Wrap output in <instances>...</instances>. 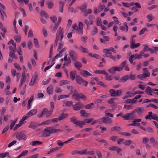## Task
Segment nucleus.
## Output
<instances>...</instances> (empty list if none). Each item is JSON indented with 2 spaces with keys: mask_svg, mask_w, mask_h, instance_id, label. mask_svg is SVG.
<instances>
[{
  "mask_svg": "<svg viewBox=\"0 0 158 158\" xmlns=\"http://www.w3.org/2000/svg\"><path fill=\"white\" fill-rule=\"evenodd\" d=\"M59 131H62L60 129H55L53 127H47L39 133V136L47 137L49 136L51 134L56 133Z\"/></svg>",
  "mask_w": 158,
  "mask_h": 158,
  "instance_id": "obj_1",
  "label": "nucleus"
},
{
  "mask_svg": "<svg viewBox=\"0 0 158 158\" xmlns=\"http://www.w3.org/2000/svg\"><path fill=\"white\" fill-rule=\"evenodd\" d=\"M127 61L125 60L119 66H115L112 67L109 70V72L111 74H114L116 71L120 72L122 71L127 64Z\"/></svg>",
  "mask_w": 158,
  "mask_h": 158,
  "instance_id": "obj_2",
  "label": "nucleus"
},
{
  "mask_svg": "<svg viewBox=\"0 0 158 158\" xmlns=\"http://www.w3.org/2000/svg\"><path fill=\"white\" fill-rule=\"evenodd\" d=\"M63 29L61 27H60L58 29L56 34V39L55 41V44L56 45L57 44V43L59 40L61 41L63 38Z\"/></svg>",
  "mask_w": 158,
  "mask_h": 158,
  "instance_id": "obj_3",
  "label": "nucleus"
},
{
  "mask_svg": "<svg viewBox=\"0 0 158 158\" xmlns=\"http://www.w3.org/2000/svg\"><path fill=\"white\" fill-rule=\"evenodd\" d=\"M72 98L75 100H79L80 98H82L86 100L87 98L86 96L81 93L79 94L76 90H73V94L72 96Z\"/></svg>",
  "mask_w": 158,
  "mask_h": 158,
  "instance_id": "obj_4",
  "label": "nucleus"
},
{
  "mask_svg": "<svg viewBox=\"0 0 158 158\" xmlns=\"http://www.w3.org/2000/svg\"><path fill=\"white\" fill-rule=\"evenodd\" d=\"M76 80L77 83L79 85H82L85 86H87L88 82L84 80L79 75H77L76 77Z\"/></svg>",
  "mask_w": 158,
  "mask_h": 158,
  "instance_id": "obj_5",
  "label": "nucleus"
},
{
  "mask_svg": "<svg viewBox=\"0 0 158 158\" xmlns=\"http://www.w3.org/2000/svg\"><path fill=\"white\" fill-rule=\"evenodd\" d=\"M135 113V111L134 110L131 113H127L126 115L123 116L122 118L126 120L134 119L136 117Z\"/></svg>",
  "mask_w": 158,
  "mask_h": 158,
  "instance_id": "obj_6",
  "label": "nucleus"
},
{
  "mask_svg": "<svg viewBox=\"0 0 158 158\" xmlns=\"http://www.w3.org/2000/svg\"><path fill=\"white\" fill-rule=\"evenodd\" d=\"M15 135L16 138L19 141L24 139L27 137L26 135L23 131L18 132Z\"/></svg>",
  "mask_w": 158,
  "mask_h": 158,
  "instance_id": "obj_7",
  "label": "nucleus"
},
{
  "mask_svg": "<svg viewBox=\"0 0 158 158\" xmlns=\"http://www.w3.org/2000/svg\"><path fill=\"white\" fill-rule=\"evenodd\" d=\"M157 116L156 114L153 113L152 112L150 111L148 112V114L145 116V118L146 120L153 119L156 120L157 119Z\"/></svg>",
  "mask_w": 158,
  "mask_h": 158,
  "instance_id": "obj_8",
  "label": "nucleus"
},
{
  "mask_svg": "<svg viewBox=\"0 0 158 158\" xmlns=\"http://www.w3.org/2000/svg\"><path fill=\"white\" fill-rule=\"evenodd\" d=\"M69 55L72 60L75 61L77 59V54L75 51L70 50L69 51Z\"/></svg>",
  "mask_w": 158,
  "mask_h": 158,
  "instance_id": "obj_9",
  "label": "nucleus"
},
{
  "mask_svg": "<svg viewBox=\"0 0 158 158\" xmlns=\"http://www.w3.org/2000/svg\"><path fill=\"white\" fill-rule=\"evenodd\" d=\"M73 109L75 110H78L84 106V104L81 102H78L75 105H73Z\"/></svg>",
  "mask_w": 158,
  "mask_h": 158,
  "instance_id": "obj_10",
  "label": "nucleus"
},
{
  "mask_svg": "<svg viewBox=\"0 0 158 158\" xmlns=\"http://www.w3.org/2000/svg\"><path fill=\"white\" fill-rule=\"evenodd\" d=\"M103 123L106 124H110L112 123L113 121L109 117H104L101 118Z\"/></svg>",
  "mask_w": 158,
  "mask_h": 158,
  "instance_id": "obj_11",
  "label": "nucleus"
},
{
  "mask_svg": "<svg viewBox=\"0 0 158 158\" xmlns=\"http://www.w3.org/2000/svg\"><path fill=\"white\" fill-rule=\"evenodd\" d=\"M36 112L37 110L36 109L32 110L29 111L28 113L26 115L23 116V117L26 120L29 117L35 114L36 113Z\"/></svg>",
  "mask_w": 158,
  "mask_h": 158,
  "instance_id": "obj_12",
  "label": "nucleus"
},
{
  "mask_svg": "<svg viewBox=\"0 0 158 158\" xmlns=\"http://www.w3.org/2000/svg\"><path fill=\"white\" fill-rule=\"evenodd\" d=\"M134 111L135 113L136 112L138 115H140L144 112V110L143 107H139L136 108Z\"/></svg>",
  "mask_w": 158,
  "mask_h": 158,
  "instance_id": "obj_13",
  "label": "nucleus"
},
{
  "mask_svg": "<svg viewBox=\"0 0 158 158\" xmlns=\"http://www.w3.org/2000/svg\"><path fill=\"white\" fill-rule=\"evenodd\" d=\"M25 120H26L23 117L19 121V123L16 125L14 130H16L20 127L24 123L23 121Z\"/></svg>",
  "mask_w": 158,
  "mask_h": 158,
  "instance_id": "obj_14",
  "label": "nucleus"
},
{
  "mask_svg": "<svg viewBox=\"0 0 158 158\" xmlns=\"http://www.w3.org/2000/svg\"><path fill=\"white\" fill-rule=\"evenodd\" d=\"M40 126V124H38L36 123L31 122V123L30 125H29V126H28V127L30 128H31L35 130L37 127Z\"/></svg>",
  "mask_w": 158,
  "mask_h": 158,
  "instance_id": "obj_15",
  "label": "nucleus"
},
{
  "mask_svg": "<svg viewBox=\"0 0 158 158\" xmlns=\"http://www.w3.org/2000/svg\"><path fill=\"white\" fill-rule=\"evenodd\" d=\"M83 76L87 77L89 76H92V75L86 70H83L80 73Z\"/></svg>",
  "mask_w": 158,
  "mask_h": 158,
  "instance_id": "obj_16",
  "label": "nucleus"
},
{
  "mask_svg": "<svg viewBox=\"0 0 158 158\" xmlns=\"http://www.w3.org/2000/svg\"><path fill=\"white\" fill-rule=\"evenodd\" d=\"M59 8L60 11V13H62L63 12L64 6L65 3L61 1H60L59 2Z\"/></svg>",
  "mask_w": 158,
  "mask_h": 158,
  "instance_id": "obj_17",
  "label": "nucleus"
},
{
  "mask_svg": "<svg viewBox=\"0 0 158 158\" xmlns=\"http://www.w3.org/2000/svg\"><path fill=\"white\" fill-rule=\"evenodd\" d=\"M103 52L105 54L103 55V56L105 57H108L111 55L112 54L109 52V51L108 49H104L103 50Z\"/></svg>",
  "mask_w": 158,
  "mask_h": 158,
  "instance_id": "obj_18",
  "label": "nucleus"
},
{
  "mask_svg": "<svg viewBox=\"0 0 158 158\" xmlns=\"http://www.w3.org/2000/svg\"><path fill=\"white\" fill-rule=\"evenodd\" d=\"M80 112L81 116L85 118L88 117L89 116L90 114L87 113L84 110H81Z\"/></svg>",
  "mask_w": 158,
  "mask_h": 158,
  "instance_id": "obj_19",
  "label": "nucleus"
},
{
  "mask_svg": "<svg viewBox=\"0 0 158 158\" xmlns=\"http://www.w3.org/2000/svg\"><path fill=\"white\" fill-rule=\"evenodd\" d=\"M16 51V48H13L12 51H10L9 53V56L11 58L13 59L15 58H17V57H15V53Z\"/></svg>",
  "mask_w": 158,
  "mask_h": 158,
  "instance_id": "obj_20",
  "label": "nucleus"
},
{
  "mask_svg": "<svg viewBox=\"0 0 158 158\" xmlns=\"http://www.w3.org/2000/svg\"><path fill=\"white\" fill-rule=\"evenodd\" d=\"M129 76L128 75H125L122 77L119 80V81L121 83H124L126 82L129 79Z\"/></svg>",
  "mask_w": 158,
  "mask_h": 158,
  "instance_id": "obj_21",
  "label": "nucleus"
},
{
  "mask_svg": "<svg viewBox=\"0 0 158 158\" xmlns=\"http://www.w3.org/2000/svg\"><path fill=\"white\" fill-rule=\"evenodd\" d=\"M150 140L151 143H153V146L154 147H156L158 145V143L157 141L155 140L154 137L150 138Z\"/></svg>",
  "mask_w": 158,
  "mask_h": 158,
  "instance_id": "obj_22",
  "label": "nucleus"
},
{
  "mask_svg": "<svg viewBox=\"0 0 158 158\" xmlns=\"http://www.w3.org/2000/svg\"><path fill=\"white\" fill-rule=\"evenodd\" d=\"M60 149V148L59 147H55L53 148H52L50 149V150L48 151L47 152V154H49L52 153L54 152H55L57 151L58 150H59Z\"/></svg>",
  "mask_w": 158,
  "mask_h": 158,
  "instance_id": "obj_23",
  "label": "nucleus"
},
{
  "mask_svg": "<svg viewBox=\"0 0 158 158\" xmlns=\"http://www.w3.org/2000/svg\"><path fill=\"white\" fill-rule=\"evenodd\" d=\"M137 102V101L134 100V99H128L126 100L124 103L126 104L131 103L132 104H135Z\"/></svg>",
  "mask_w": 158,
  "mask_h": 158,
  "instance_id": "obj_24",
  "label": "nucleus"
},
{
  "mask_svg": "<svg viewBox=\"0 0 158 158\" xmlns=\"http://www.w3.org/2000/svg\"><path fill=\"white\" fill-rule=\"evenodd\" d=\"M85 122L78 120L76 125V126H79L80 128H82L83 127V126L85 125Z\"/></svg>",
  "mask_w": 158,
  "mask_h": 158,
  "instance_id": "obj_25",
  "label": "nucleus"
},
{
  "mask_svg": "<svg viewBox=\"0 0 158 158\" xmlns=\"http://www.w3.org/2000/svg\"><path fill=\"white\" fill-rule=\"evenodd\" d=\"M47 92L49 94H52L53 87L52 85H50L47 89Z\"/></svg>",
  "mask_w": 158,
  "mask_h": 158,
  "instance_id": "obj_26",
  "label": "nucleus"
},
{
  "mask_svg": "<svg viewBox=\"0 0 158 158\" xmlns=\"http://www.w3.org/2000/svg\"><path fill=\"white\" fill-rule=\"evenodd\" d=\"M68 116V114L62 113L58 117V120L60 121L61 120L66 118Z\"/></svg>",
  "mask_w": 158,
  "mask_h": 158,
  "instance_id": "obj_27",
  "label": "nucleus"
},
{
  "mask_svg": "<svg viewBox=\"0 0 158 158\" xmlns=\"http://www.w3.org/2000/svg\"><path fill=\"white\" fill-rule=\"evenodd\" d=\"M143 74L146 77H149L150 76V72L148 71V69L146 68H144L143 69Z\"/></svg>",
  "mask_w": 158,
  "mask_h": 158,
  "instance_id": "obj_28",
  "label": "nucleus"
},
{
  "mask_svg": "<svg viewBox=\"0 0 158 158\" xmlns=\"http://www.w3.org/2000/svg\"><path fill=\"white\" fill-rule=\"evenodd\" d=\"M76 74V71H72L70 73V77L72 81H74L75 79V76Z\"/></svg>",
  "mask_w": 158,
  "mask_h": 158,
  "instance_id": "obj_29",
  "label": "nucleus"
},
{
  "mask_svg": "<svg viewBox=\"0 0 158 158\" xmlns=\"http://www.w3.org/2000/svg\"><path fill=\"white\" fill-rule=\"evenodd\" d=\"M58 25L57 24H56L54 25H51L50 28L51 31L52 33H54L55 32L58 28Z\"/></svg>",
  "mask_w": 158,
  "mask_h": 158,
  "instance_id": "obj_30",
  "label": "nucleus"
},
{
  "mask_svg": "<svg viewBox=\"0 0 158 158\" xmlns=\"http://www.w3.org/2000/svg\"><path fill=\"white\" fill-rule=\"evenodd\" d=\"M154 91H155L154 89H152L149 86H147L145 92L147 94L148 93H154Z\"/></svg>",
  "mask_w": 158,
  "mask_h": 158,
  "instance_id": "obj_31",
  "label": "nucleus"
},
{
  "mask_svg": "<svg viewBox=\"0 0 158 158\" xmlns=\"http://www.w3.org/2000/svg\"><path fill=\"white\" fill-rule=\"evenodd\" d=\"M73 102L71 101H65L64 102V105L66 106H73Z\"/></svg>",
  "mask_w": 158,
  "mask_h": 158,
  "instance_id": "obj_32",
  "label": "nucleus"
},
{
  "mask_svg": "<svg viewBox=\"0 0 158 158\" xmlns=\"http://www.w3.org/2000/svg\"><path fill=\"white\" fill-rule=\"evenodd\" d=\"M50 19L51 21L56 24H57V17L55 16H52L50 17Z\"/></svg>",
  "mask_w": 158,
  "mask_h": 158,
  "instance_id": "obj_33",
  "label": "nucleus"
},
{
  "mask_svg": "<svg viewBox=\"0 0 158 158\" xmlns=\"http://www.w3.org/2000/svg\"><path fill=\"white\" fill-rule=\"evenodd\" d=\"M147 18L148 19V22H151L154 19V17L151 13L148 15L147 16Z\"/></svg>",
  "mask_w": 158,
  "mask_h": 158,
  "instance_id": "obj_34",
  "label": "nucleus"
},
{
  "mask_svg": "<svg viewBox=\"0 0 158 158\" xmlns=\"http://www.w3.org/2000/svg\"><path fill=\"white\" fill-rule=\"evenodd\" d=\"M78 120L76 117H72L70 119V122L75 125L76 124Z\"/></svg>",
  "mask_w": 158,
  "mask_h": 158,
  "instance_id": "obj_35",
  "label": "nucleus"
},
{
  "mask_svg": "<svg viewBox=\"0 0 158 158\" xmlns=\"http://www.w3.org/2000/svg\"><path fill=\"white\" fill-rule=\"evenodd\" d=\"M70 82L69 81L66 80H62L59 83V85L60 86H62L68 84H69Z\"/></svg>",
  "mask_w": 158,
  "mask_h": 158,
  "instance_id": "obj_36",
  "label": "nucleus"
},
{
  "mask_svg": "<svg viewBox=\"0 0 158 158\" xmlns=\"http://www.w3.org/2000/svg\"><path fill=\"white\" fill-rule=\"evenodd\" d=\"M80 51L82 52H85L88 53L89 52L87 48H84L82 46H81L79 48Z\"/></svg>",
  "mask_w": 158,
  "mask_h": 158,
  "instance_id": "obj_37",
  "label": "nucleus"
},
{
  "mask_svg": "<svg viewBox=\"0 0 158 158\" xmlns=\"http://www.w3.org/2000/svg\"><path fill=\"white\" fill-rule=\"evenodd\" d=\"M74 66L77 69H79L82 66L81 63L77 61L74 63Z\"/></svg>",
  "mask_w": 158,
  "mask_h": 158,
  "instance_id": "obj_38",
  "label": "nucleus"
},
{
  "mask_svg": "<svg viewBox=\"0 0 158 158\" xmlns=\"http://www.w3.org/2000/svg\"><path fill=\"white\" fill-rule=\"evenodd\" d=\"M33 98H30L29 99L27 103V109H30L31 108V104L32 103V102L33 101Z\"/></svg>",
  "mask_w": 158,
  "mask_h": 158,
  "instance_id": "obj_39",
  "label": "nucleus"
},
{
  "mask_svg": "<svg viewBox=\"0 0 158 158\" xmlns=\"http://www.w3.org/2000/svg\"><path fill=\"white\" fill-rule=\"evenodd\" d=\"M67 89L69 91V95H70L73 92L74 88L73 86L69 85L67 87Z\"/></svg>",
  "mask_w": 158,
  "mask_h": 158,
  "instance_id": "obj_40",
  "label": "nucleus"
},
{
  "mask_svg": "<svg viewBox=\"0 0 158 158\" xmlns=\"http://www.w3.org/2000/svg\"><path fill=\"white\" fill-rule=\"evenodd\" d=\"M42 143V142L38 141V140H35L34 141H32L31 143L30 144L31 145L33 146L36 144H41Z\"/></svg>",
  "mask_w": 158,
  "mask_h": 158,
  "instance_id": "obj_41",
  "label": "nucleus"
},
{
  "mask_svg": "<svg viewBox=\"0 0 158 158\" xmlns=\"http://www.w3.org/2000/svg\"><path fill=\"white\" fill-rule=\"evenodd\" d=\"M95 19L94 16L92 15H91L89 16V19L90 20V25H92L93 24L94 22L93 21V19Z\"/></svg>",
  "mask_w": 158,
  "mask_h": 158,
  "instance_id": "obj_42",
  "label": "nucleus"
},
{
  "mask_svg": "<svg viewBox=\"0 0 158 158\" xmlns=\"http://www.w3.org/2000/svg\"><path fill=\"white\" fill-rule=\"evenodd\" d=\"M94 73H95L97 74H103L105 75H107V73L105 70L101 71L99 70H96L94 71Z\"/></svg>",
  "mask_w": 158,
  "mask_h": 158,
  "instance_id": "obj_43",
  "label": "nucleus"
},
{
  "mask_svg": "<svg viewBox=\"0 0 158 158\" xmlns=\"http://www.w3.org/2000/svg\"><path fill=\"white\" fill-rule=\"evenodd\" d=\"M17 121V119H16L15 121L12 120L10 121V129L12 130V129Z\"/></svg>",
  "mask_w": 158,
  "mask_h": 158,
  "instance_id": "obj_44",
  "label": "nucleus"
},
{
  "mask_svg": "<svg viewBox=\"0 0 158 158\" xmlns=\"http://www.w3.org/2000/svg\"><path fill=\"white\" fill-rule=\"evenodd\" d=\"M41 18H45L46 19H47L48 17V15L44 11H42L41 13Z\"/></svg>",
  "mask_w": 158,
  "mask_h": 158,
  "instance_id": "obj_45",
  "label": "nucleus"
},
{
  "mask_svg": "<svg viewBox=\"0 0 158 158\" xmlns=\"http://www.w3.org/2000/svg\"><path fill=\"white\" fill-rule=\"evenodd\" d=\"M125 94L126 95L128 98L133 97L134 96V92H131L129 91L127 92Z\"/></svg>",
  "mask_w": 158,
  "mask_h": 158,
  "instance_id": "obj_46",
  "label": "nucleus"
},
{
  "mask_svg": "<svg viewBox=\"0 0 158 158\" xmlns=\"http://www.w3.org/2000/svg\"><path fill=\"white\" fill-rule=\"evenodd\" d=\"M98 32V29L96 27H93V29L91 31V34L92 35H94L97 33Z\"/></svg>",
  "mask_w": 158,
  "mask_h": 158,
  "instance_id": "obj_47",
  "label": "nucleus"
},
{
  "mask_svg": "<svg viewBox=\"0 0 158 158\" xmlns=\"http://www.w3.org/2000/svg\"><path fill=\"white\" fill-rule=\"evenodd\" d=\"M105 6L104 5H99L98 7V12H100L102 11L105 8Z\"/></svg>",
  "mask_w": 158,
  "mask_h": 158,
  "instance_id": "obj_48",
  "label": "nucleus"
},
{
  "mask_svg": "<svg viewBox=\"0 0 158 158\" xmlns=\"http://www.w3.org/2000/svg\"><path fill=\"white\" fill-rule=\"evenodd\" d=\"M94 103H93L87 104L85 106V108L87 109H90L94 107Z\"/></svg>",
  "mask_w": 158,
  "mask_h": 158,
  "instance_id": "obj_49",
  "label": "nucleus"
},
{
  "mask_svg": "<svg viewBox=\"0 0 158 158\" xmlns=\"http://www.w3.org/2000/svg\"><path fill=\"white\" fill-rule=\"evenodd\" d=\"M69 95H61L58 96V100H59L61 99L64 98H69Z\"/></svg>",
  "mask_w": 158,
  "mask_h": 158,
  "instance_id": "obj_50",
  "label": "nucleus"
},
{
  "mask_svg": "<svg viewBox=\"0 0 158 158\" xmlns=\"http://www.w3.org/2000/svg\"><path fill=\"white\" fill-rule=\"evenodd\" d=\"M131 55H132V56H134L133 57L135 59H139L142 58L141 57V56L139 54L135 53L134 54H132Z\"/></svg>",
  "mask_w": 158,
  "mask_h": 158,
  "instance_id": "obj_51",
  "label": "nucleus"
},
{
  "mask_svg": "<svg viewBox=\"0 0 158 158\" xmlns=\"http://www.w3.org/2000/svg\"><path fill=\"white\" fill-rule=\"evenodd\" d=\"M152 53H156L158 51V47H154L153 48L151 49L150 51Z\"/></svg>",
  "mask_w": 158,
  "mask_h": 158,
  "instance_id": "obj_52",
  "label": "nucleus"
},
{
  "mask_svg": "<svg viewBox=\"0 0 158 158\" xmlns=\"http://www.w3.org/2000/svg\"><path fill=\"white\" fill-rule=\"evenodd\" d=\"M89 55L91 57L96 58V59H99L100 58L99 55L98 54H94L92 53H90L89 54Z\"/></svg>",
  "mask_w": 158,
  "mask_h": 158,
  "instance_id": "obj_53",
  "label": "nucleus"
},
{
  "mask_svg": "<svg viewBox=\"0 0 158 158\" xmlns=\"http://www.w3.org/2000/svg\"><path fill=\"white\" fill-rule=\"evenodd\" d=\"M110 95L112 97H115L116 91L114 89H111L109 90Z\"/></svg>",
  "mask_w": 158,
  "mask_h": 158,
  "instance_id": "obj_54",
  "label": "nucleus"
},
{
  "mask_svg": "<svg viewBox=\"0 0 158 158\" xmlns=\"http://www.w3.org/2000/svg\"><path fill=\"white\" fill-rule=\"evenodd\" d=\"M38 77V74L37 72H35L34 75L32 76V78L31 79L34 81L35 82L36 80L37 79Z\"/></svg>",
  "mask_w": 158,
  "mask_h": 158,
  "instance_id": "obj_55",
  "label": "nucleus"
},
{
  "mask_svg": "<svg viewBox=\"0 0 158 158\" xmlns=\"http://www.w3.org/2000/svg\"><path fill=\"white\" fill-rule=\"evenodd\" d=\"M131 143L132 141L131 140H126L123 141V143L126 145L129 146Z\"/></svg>",
  "mask_w": 158,
  "mask_h": 158,
  "instance_id": "obj_56",
  "label": "nucleus"
},
{
  "mask_svg": "<svg viewBox=\"0 0 158 158\" xmlns=\"http://www.w3.org/2000/svg\"><path fill=\"white\" fill-rule=\"evenodd\" d=\"M137 77L140 80H143L147 77L143 74H142L138 75Z\"/></svg>",
  "mask_w": 158,
  "mask_h": 158,
  "instance_id": "obj_57",
  "label": "nucleus"
},
{
  "mask_svg": "<svg viewBox=\"0 0 158 158\" xmlns=\"http://www.w3.org/2000/svg\"><path fill=\"white\" fill-rule=\"evenodd\" d=\"M14 40H10L8 43V45L12 44L13 46V48H16V45L15 43H14Z\"/></svg>",
  "mask_w": 158,
  "mask_h": 158,
  "instance_id": "obj_58",
  "label": "nucleus"
},
{
  "mask_svg": "<svg viewBox=\"0 0 158 158\" xmlns=\"http://www.w3.org/2000/svg\"><path fill=\"white\" fill-rule=\"evenodd\" d=\"M51 123H52L51 120H49L42 122L40 124V126L43 125H48L51 124Z\"/></svg>",
  "mask_w": 158,
  "mask_h": 158,
  "instance_id": "obj_59",
  "label": "nucleus"
},
{
  "mask_svg": "<svg viewBox=\"0 0 158 158\" xmlns=\"http://www.w3.org/2000/svg\"><path fill=\"white\" fill-rule=\"evenodd\" d=\"M120 129V127L115 126L114 127L111 128V130L112 131H119Z\"/></svg>",
  "mask_w": 158,
  "mask_h": 158,
  "instance_id": "obj_60",
  "label": "nucleus"
},
{
  "mask_svg": "<svg viewBox=\"0 0 158 158\" xmlns=\"http://www.w3.org/2000/svg\"><path fill=\"white\" fill-rule=\"evenodd\" d=\"M51 80V78L50 77L48 78L46 81H43L42 83V84L43 85H45L48 84L49 83L50 81Z\"/></svg>",
  "mask_w": 158,
  "mask_h": 158,
  "instance_id": "obj_61",
  "label": "nucleus"
},
{
  "mask_svg": "<svg viewBox=\"0 0 158 158\" xmlns=\"http://www.w3.org/2000/svg\"><path fill=\"white\" fill-rule=\"evenodd\" d=\"M47 4L49 9H51L53 5V3L52 2L50 1H48L47 2Z\"/></svg>",
  "mask_w": 158,
  "mask_h": 158,
  "instance_id": "obj_62",
  "label": "nucleus"
},
{
  "mask_svg": "<svg viewBox=\"0 0 158 158\" xmlns=\"http://www.w3.org/2000/svg\"><path fill=\"white\" fill-rule=\"evenodd\" d=\"M118 147L113 146L109 147L108 148L109 150L111 151H116Z\"/></svg>",
  "mask_w": 158,
  "mask_h": 158,
  "instance_id": "obj_63",
  "label": "nucleus"
},
{
  "mask_svg": "<svg viewBox=\"0 0 158 158\" xmlns=\"http://www.w3.org/2000/svg\"><path fill=\"white\" fill-rule=\"evenodd\" d=\"M118 138V136L115 135H113L110 137V139L113 141L116 142Z\"/></svg>",
  "mask_w": 158,
  "mask_h": 158,
  "instance_id": "obj_64",
  "label": "nucleus"
}]
</instances>
